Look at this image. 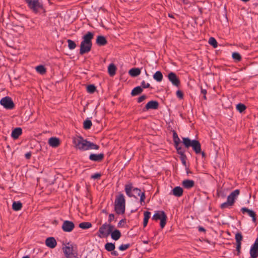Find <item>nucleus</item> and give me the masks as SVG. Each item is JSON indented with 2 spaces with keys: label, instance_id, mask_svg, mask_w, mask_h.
I'll return each mask as SVG.
<instances>
[{
  "label": "nucleus",
  "instance_id": "34",
  "mask_svg": "<svg viewBox=\"0 0 258 258\" xmlns=\"http://www.w3.org/2000/svg\"><path fill=\"white\" fill-rule=\"evenodd\" d=\"M209 43L213 46L214 48H217L218 46V43L216 40L213 37H210L209 40Z\"/></svg>",
  "mask_w": 258,
  "mask_h": 258
},
{
  "label": "nucleus",
  "instance_id": "63",
  "mask_svg": "<svg viewBox=\"0 0 258 258\" xmlns=\"http://www.w3.org/2000/svg\"><path fill=\"white\" fill-rule=\"evenodd\" d=\"M145 73H146V75L148 76V74L147 72L146 71H145Z\"/></svg>",
  "mask_w": 258,
  "mask_h": 258
},
{
  "label": "nucleus",
  "instance_id": "17",
  "mask_svg": "<svg viewBox=\"0 0 258 258\" xmlns=\"http://www.w3.org/2000/svg\"><path fill=\"white\" fill-rule=\"evenodd\" d=\"M48 144L50 146L56 148L59 146L60 142L58 138L56 137H51L48 140Z\"/></svg>",
  "mask_w": 258,
  "mask_h": 258
},
{
  "label": "nucleus",
  "instance_id": "49",
  "mask_svg": "<svg viewBox=\"0 0 258 258\" xmlns=\"http://www.w3.org/2000/svg\"><path fill=\"white\" fill-rule=\"evenodd\" d=\"M126 223V219H121V220L119 221V222H118V227H120L121 226V224L122 223Z\"/></svg>",
  "mask_w": 258,
  "mask_h": 258
},
{
  "label": "nucleus",
  "instance_id": "60",
  "mask_svg": "<svg viewBox=\"0 0 258 258\" xmlns=\"http://www.w3.org/2000/svg\"><path fill=\"white\" fill-rule=\"evenodd\" d=\"M203 98H204V99L205 100H206V99H207V97H206V95H204V96H203Z\"/></svg>",
  "mask_w": 258,
  "mask_h": 258
},
{
  "label": "nucleus",
  "instance_id": "1",
  "mask_svg": "<svg viewBox=\"0 0 258 258\" xmlns=\"http://www.w3.org/2000/svg\"><path fill=\"white\" fill-rule=\"evenodd\" d=\"M73 143L75 147L81 151L98 150L99 149L98 145L84 139L81 136H78L74 138Z\"/></svg>",
  "mask_w": 258,
  "mask_h": 258
},
{
  "label": "nucleus",
  "instance_id": "16",
  "mask_svg": "<svg viewBox=\"0 0 258 258\" xmlns=\"http://www.w3.org/2000/svg\"><path fill=\"white\" fill-rule=\"evenodd\" d=\"M241 211L243 214L247 213L248 216L252 218L253 222H255L256 214L253 211L248 209L247 208L243 207L241 209Z\"/></svg>",
  "mask_w": 258,
  "mask_h": 258
},
{
  "label": "nucleus",
  "instance_id": "44",
  "mask_svg": "<svg viewBox=\"0 0 258 258\" xmlns=\"http://www.w3.org/2000/svg\"><path fill=\"white\" fill-rule=\"evenodd\" d=\"M176 96L178 98L181 99L183 97V94L180 90H177L176 92Z\"/></svg>",
  "mask_w": 258,
  "mask_h": 258
},
{
  "label": "nucleus",
  "instance_id": "50",
  "mask_svg": "<svg viewBox=\"0 0 258 258\" xmlns=\"http://www.w3.org/2000/svg\"><path fill=\"white\" fill-rule=\"evenodd\" d=\"M31 152H28L25 154V157L27 159H29L31 158Z\"/></svg>",
  "mask_w": 258,
  "mask_h": 258
},
{
  "label": "nucleus",
  "instance_id": "46",
  "mask_svg": "<svg viewBox=\"0 0 258 258\" xmlns=\"http://www.w3.org/2000/svg\"><path fill=\"white\" fill-rule=\"evenodd\" d=\"M241 243H236V250L237 251V255H239L240 253Z\"/></svg>",
  "mask_w": 258,
  "mask_h": 258
},
{
  "label": "nucleus",
  "instance_id": "28",
  "mask_svg": "<svg viewBox=\"0 0 258 258\" xmlns=\"http://www.w3.org/2000/svg\"><path fill=\"white\" fill-rule=\"evenodd\" d=\"M144 222H143V226L144 227H146L148 224V220L150 218L151 213L148 211H145L144 213Z\"/></svg>",
  "mask_w": 258,
  "mask_h": 258
},
{
  "label": "nucleus",
  "instance_id": "25",
  "mask_svg": "<svg viewBox=\"0 0 258 258\" xmlns=\"http://www.w3.org/2000/svg\"><path fill=\"white\" fill-rule=\"evenodd\" d=\"M143 91V89H142V88L141 87L137 86V87L134 88L132 90V92H131V95L133 96H137V95H139L141 93H142Z\"/></svg>",
  "mask_w": 258,
  "mask_h": 258
},
{
  "label": "nucleus",
  "instance_id": "41",
  "mask_svg": "<svg viewBox=\"0 0 258 258\" xmlns=\"http://www.w3.org/2000/svg\"><path fill=\"white\" fill-rule=\"evenodd\" d=\"M131 245L130 243L120 245L118 248L121 251H124L128 249L130 247Z\"/></svg>",
  "mask_w": 258,
  "mask_h": 258
},
{
  "label": "nucleus",
  "instance_id": "29",
  "mask_svg": "<svg viewBox=\"0 0 258 258\" xmlns=\"http://www.w3.org/2000/svg\"><path fill=\"white\" fill-rule=\"evenodd\" d=\"M105 249L108 251H112L115 248V244L111 242H107L105 244Z\"/></svg>",
  "mask_w": 258,
  "mask_h": 258
},
{
  "label": "nucleus",
  "instance_id": "7",
  "mask_svg": "<svg viewBox=\"0 0 258 258\" xmlns=\"http://www.w3.org/2000/svg\"><path fill=\"white\" fill-rule=\"evenodd\" d=\"M152 219L155 221L160 220V226L163 228L166 225L167 216L164 211H157L155 212V213L152 217Z\"/></svg>",
  "mask_w": 258,
  "mask_h": 258
},
{
  "label": "nucleus",
  "instance_id": "20",
  "mask_svg": "<svg viewBox=\"0 0 258 258\" xmlns=\"http://www.w3.org/2000/svg\"><path fill=\"white\" fill-rule=\"evenodd\" d=\"M183 189L180 186H176L172 190V194L177 197H180L183 195Z\"/></svg>",
  "mask_w": 258,
  "mask_h": 258
},
{
  "label": "nucleus",
  "instance_id": "36",
  "mask_svg": "<svg viewBox=\"0 0 258 258\" xmlns=\"http://www.w3.org/2000/svg\"><path fill=\"white\" fill-rule=\"evenodd\" d=\"M235 238L236 240V243H241L242 240V236L240 232H237L235 234Z\"/></svg>",
  "mask_w": 258,
  "mask_h": 258
},
{
  "label": "nucleus",
  "instance_id": "5",
  "mask_svg": "<svg viewBox=\"0 0 258 258\" xmlns=\"http://www.w3.org/2000/svg\"><path fill=\"white\" fill-rule=\"evenodd\" d=\"M182 143L185 148L188 149L192 147L196 154L201 153V145L200 142L196 140H190L189 138H182Z\"/></svg>",
  "mask_w": 258,
  "mask_h": 258
},
{
  "label": "nucleus",
  "instance_id": "30",
  "mask_svg": "<svg viewBox=\"0 0 258 258\" xmlns=\"http://www.w3.org/2000/svg\"><path fill=\"white\" fill-rule=\"evenodd\" d=\"M79 226L83 229H86L92 227V224L89 222H84L79 224Z\"/></svg>",
  "mask_w": 258,
  "mask_h": 258
},
{
  "label": "nucleus",
  "instance_id": "11",
  "mask_svg": "<svg viewBox=\"0 0 258 258\" xmlns=\"http://www.w3.org/2000/svg\"><path fill=\"white\" fill-rule=\"evenodd\" d=\"M74 228V223L72 221L69 220H65L63 221L61 226L62 230L66 232H70L72 231Z\"/></svg>",
  "mask_w": 258,
  "mask_h": 258
},
{
  "label": "nucleus",
  "instance_id": "37",
  "mask_svg": "<svg viewBox=\"0 0 258 258\" xmlns=\"http://www.w3.org/2000/svg\"><path fill=\"white\" fill-rule=\"evenodd\" d=\"M67 42L68 43V47L70 49H74L76 48V44L74 41L71 39H68L67 40Z\"/></svg>",
  "mask_w": 258,
  "mask_h": 258
},
{
  "label": "nucleus",
  "instance_id": "58",
  "mask_svg": "<svg viewBox=\"0 0 258 258\" xmlns=\"http://www.w3.org/2000/svg\"><path fill=\"white\" fill-rule=\"evenodd\" d=\"M168 16L171 18H173L174 17H173V15L172 14H168Z\"/></svg>",
  "mask_w": 258,
  "mask_h": 258
},
{
  "label": "nucleus",
  "instance_id": "9",
  "mask_svg": "<svg viewBox=\"0 0 258 258\" xmlns=\"http://www.w3.org/2000/svg\"><path fill=\"white\" fill-rule=\"evenodd\" d=\"M0 103L7 109H12L15 107V104L10 97L3 98L0 101Z\"/></svg>",
  "mask_w": 258,
  "mask_h": 258
},
{
  "label": "nucleus",
  "instance_id": "8",
  "mask_svg": "<svg viewBox=\"0 0 258 258\" xmlns=\"http://www.w3.org/2000/svg\"><path fill=\"white\" fill-rule=\"evenodd\" d=\"M62 249L67 258H74L77 257V253L72 244L68 243V245L63 247Z\"/></svg>",
  "mask_w": 258,
  "mask_h": 258
},
{
  "label": "nucleus",
  "instance_id": "27",
  "mask_svg": "<svg viewBox=\"0 0 258 258\" xmlns=\"http://www.w3.org/2000/svg\"><path fill=\"white\" fill-rule=\"evenodd\" d=\"M22 208V203L18 202H14L12 205V208L14 211H18L20 210Z\"/></svg>",
  "mask_w": 258,
  "mask_h": 258
},
{
  "label": "nucleus",
  "instance_id": "21",
  "mask_svg": "<svg viewBox=\"0 0 258 258\" xmlns=\"http://www.w3.org/2000/svg\"><path fill=\"white\" fill-rule=\"evenodd\" d=\"M107 41L105 37L103 36H98L96 39V43L99 46H104L106 45Z\"/></svg>",
  "mask_w": 258,
  "mask_h": 258
},
{
  "label": "nucleus",
  "instance_id": "47",
  "mask_svg": "<svg viewBox=\"0 0 258 258\" xmlns=\"http://www.w3.org/2000/svg\"><path fill=\"white\" fill-rule=\"evenodd\" d=\"M101 177V174L100 173H95L91 175V178L95 179L99 178Z\"/></svg>",
  "mask_w": 258,
  "mask_h": 258
},
{
  "label": "nucleus",
  "instance_id": "52",
  "mask_svg": "<svg viewBox=\"0 0 258 258\" xmlns=\"http://www.w3.org/2000/svg\"><path fill=\"white\" fill-rule=\"evenodd\" d=\"M111 254L112 255H114L115 256H117L118 255V252L117 251H115V250H113L112 251H111Z\"/></svg>",
  "mask_w": 258,
  "mask_h": 258
},
{
  "label": "nucleus",
  "instance_id": "4",
  "mask_svg": "<svg viewBox=\"0 0 258 258\" xmlns=\"http://www.w3.org/2000/svg\"><path fill=\"white\" fill-rule=\"evenodd\" d=\"M124 190L126 195L128 197H135V196L132 194V191L135 194H137L138 196L140 197V203L142 205L143 203H145V200L146 198L145 194L144 192H142L141 189L137 187H134L133 184L131 182L125 184L124 187Z\"/></svg>",
  "mask_w": 258,
  "mask_h": 258
},
{
  "label": "nucleus",
  "instance_id": "48",
  "mask_svg": "<svg viewBox=\"0 0 258 258\" xmlns=\"http://www.w3.org/2000/svg\"><path fill=\"white\" fill-rule=\"evenodd\" d=\"M114 219V215L113 214H110L108 216V222L109 223H111Z\"/></svg>",
  "mask_w": 258,
  "mask_h": 258
},
{
  "label": "nucleus",
  "instance_id": "45",
  "mask_svg": "<svg viewBox=\"0 0 258 258\" xmlns=\"http://www.w3.org/2000/svg\"><path fill=\"white\" fill-rule=\"evenodd\" d=\"M147 96L145 95H143L141 96L138 99V102L141 103V102H143L147 98Z\"/></svg>",
  "mask_w": 258,
  "mask_h": 258
},
{
  "label": "nucleus",
  "instance_id": "55",
  "mask_svg": "<svg viewBox=\"0 0 258 258\" xmlns=\"http://www.w3.org/2000/svg\"><path fill=\"white\" fill-rule=\"evenodd\" d=\"M201 92L203 95H206L207 94V90L206 89H203L201 88Z\"/></svg>",
  "mask_w": 258,
  "mask_h": 258
},
{
  "label": "nucleus",
  "instance_id": "33",
  "mask_svg": "<svg viewBox=\"0 0 258 258\" xmlns=\"http://www.w3.org/2000/svg\"><path fill=\"white\" fill-rule=\"evenodd\" d=\"M92 121L90 119H86L84 121L83 124V127L85 130L90 129L92 126Z\"/></svg>",
  "mask_w": 258,
  "mask_h": 258
},
{
  "label": "nucleus",
  "instance_id": "43",
  "mask_svg": "<svg viewBox=\"0 0 258 258\" xmlns=\"http://www.w3.org/2000/svg\"><path fill=\"white\" fill-rule=\"evenodd\" d=\"M180 144H174L175 148H176L177 153H179L180 152L185 151L181 147L179 146Z\"/></svg>",
  "mask_w": 258,
  "mask_h": 258
},
{
  "label": "nucleus",
  "instance_id": "56",
  "mask_svg": "<svg viewBox=\"0 0 258 258\" xmlns=\"http://www.w3.org/2000/svg\"><path fill=\"white\" fill-rule=\"evenodd\" d=\"M202 154V156L203 158H205L206 157V154L204 152H202L201 151V153H200Z\"/></svg>",
  "mask_w": 258,
  "mask_h": 258
},
{
  "label": "nucleus",
  "instance_id": "26",
  "mask_svg": "<svg viewBox=\"0 0 258 258\" xmlns=\"http://www.w3.org/2000/svg\"><path fill=\"white\" fill-rule=\"evenodd\" d=\"M153 78L156 81L160 82L163 79V75L160 71H157L154 74Z\"/></svg>",
  "mask_w": 258,
  "mask_h": 258
},
{
  "label": "nucleus",
  "instance_id": "22",
  "mask_svg": "<svg viewBox=\"0 0 258 258\" xmlns=\"http://www.w3.org/2000/svg\"><path fill=\"white\" fill-rule=\"evenodd\" d=\"M110 234L111 235V238L114 240H118L121 236L120 231L117 229L112 230Z\"/></svg>",
  "mask_w": 258,
  "mask_h": 258
},
{
  "label": "nucleus",
  "instance_id": "13",
  "mask_svg": "<svg viewBox=\"0 0 258 258\" xmlns=\"http://www.w3.org/2000/svg\"><path fill=\"white\" fill-rule=\"evenodd\" d=\"M239 193L240 191L239 189L234 190L228 196L227 201L233 205L235 201L239 195Z\"/></svg>",
  "mask_w": 258,
  "mask_h": 258
},
{
  "label": "nucleus",
  "instance_id": "3",
  "mask_svg": "<svg viewBox=\"0 0 258 258\" xmlns=\"http://www.w3.org/2000/svg\"><path fill=\"white\" fill-rule=\"evenodd\" d=\"M114 211L118 215H123L125 211V197L122 193H119L114 201Z\"/></svg>",
  "mask_w": 258,
  "mask_h": 258
},
{
  "label": "nucleus",
  "instance_id": "23",
  "mask_svg": "<svg viewBox=\"0 0 258 258\" xmlns=\"http://www.w3.org/2000/svg\"><path fill=\"white\" fill-rule=\"evenodd\" d=\"M128 74L131 76L135 77L141 74V70L139 68H132L129 71Z\"/></svg>",
  "mask_w": 258,
  "mask_h": 258
},
{
  "label": "nucleus",
  "instance_id": "57",
  "mask_svg": "<svg viewBox=\"0 0 258 258\" xmlns=\"http://www.w3.org/2000/svg\"><path fill=\"white\" fill-rule=\"evenodd\" d=\"M181 2H182L184 4H187V0H180Z\"/></svg>",
  "mask_w": 258,
  "mask_h": 258
},
{
  "label": "nucleus",
  "instance_id": "38",
  "mask_svg": "<svg viewBox=\"0 0 258 258\" xmlns=\"http://www.w3.org/2000/svg\"><path fill=\"white\" fill-rule=\"evenodd\" d=\"M232 206V204H231L229 202L227 201L226 202L221 204L220 208L222 209H224L226 208H230Z\"/></svg>",
  "mask_w": 258,
  "mask_h": 258
},
{
  "label": "nucleus",
  "instance_id": "18",
  "mask_svg": "<svg viewBox=\"0 0 258 258\" xmlns=\"http://www.w3.org/2000/svg\"><path fill=\"white\" fill-rule=\"evenodd\" d=\"M22 134V130L18 127L14 128L12 132L11 137L14 139H17Z\"/></svg>",
  "mask_w": 258,
  "mask_h": 258
},
{
  "label": "nucleus",
  "instance_id": "42",
  "mask_svg": "<svg viewBox=\"0 0 258 258\" xmlns=\"http://www.w3.org/2000/svg\"><path fill=\"white\" fill-rule=\"evenodd\" d=\"M142 89L149 88L150 87V84L146 83L145 81H143L141 83V86Z\"/></svg>",
  "mask_w": 258,
  "mask_h": 258
},
{
  "label": "nucleus",
  "instance_id": "6",
  "mask_svg": "<svg viewBox=\"0 0 258 258\" xmlns=\"http://www.w3.org/2000/svg\"><path fill=\"white\" fill-rule=\"evenodd\" d=\"M114 229V226L110 224L105 223L99 229L98 236L102 237H108Z\"/></svg>",
  "mask_w": 258,
  "mask_h": 258
},
{
  "label": "nucleus",
  "instance_id": "24",
  "mask_svg": "<svg viewBox=\"0 0 258 258\" xmlns=\"http://www.w3.org/2000/svg\"><path fill=\"white\" fill-rule=\"evenodd\" d=\"M116 67L113 63H111L108 67V72L109 75L112 77L116 73Z\"/></svg>",
  "mask_w": 258,
  "mask_h": 258
},
{
  "label": "nucleus",
  "instance_id": "35",
  "mask_svg": "<svg viewBox=\"0 0 258 258\" xmlns=\"http://www.w3.org/2000/svg\"><path fill=\"white\" fill-rule=\"evenodd\" d=\"M237 110L240 113L244 111L246 109V106L244 104L239 103L236 105Z\"/></svg>",
  "mask_w": 258,
  "mask_h": 258
},
{
  "label": "nucleus",
  "instance_id": "2",
  "mask_svg": "<svg viewBox=\"0 0 258 258\" xmlns=\"http://www.w3.org/2000/svg\"><path fill=\"white\" fill-rule=\"evenodd\" d=\"M94 34L91 32H88L83 37V40L81 42L80 54L83 55L89 52L92 48V40L93 38Z\"/></svg>",
  "mask_w": 258,
  "mask_h": 258
},
{
  "label": "nucleus",
  "instance_id": "15",
  "mask_svg": "<svg viewBox=\"0 0 258 258\" xmlns=\"http://www.w3.org/2000/svg\"><path fill=\"white\" fill-rule=\"evenodd\" d=\"M45 244L47 247L53 248L56 246L57 242L53 237H49L46 239Z\"/></svg>",
  "mask_w": 258,
  "mask_h": 258
},
{
  "label": "nucleus",
  "instance_id": "12",
  "mask_svg": "<svg viewBox=\"0 0 258 258\" xmlns=\"http://www.w3.org/2000/svg\"><path fill=\"white\" fill-rule=\"evenodd\" d=\"M159 103L155 100H151L148 102L145 107L143 108V111H146L149 109H157L159 107Z\"/></svg>",
  "mask_w": 258,
  "mask_h": 258
},
{
  "label": "nucleus",
  "instance_id": "32",
  "mask_svg": "<svg viewBox=\"0 0 258 258\" xmlns=\"http://www.w3.org/2000/svg\"><path fill=\"white\" fill-rule=\"evenodd\" d=\"M179 155H180V159L182 163L184 166H186V156L185 154V151L184 152H180L179 153H178Z\"/></svg>",
  "mask_w": 258,
  "mask_h": 258
},
{
  "label": "nucleus",
  "instance_id": "39",
  "mask_svg": "<svg viewBox=\"0 0 258 258\" xmlns=\"http://www.w3.org/2000/svg\"><path fill=\"white\" fill-rule=\"evenodd\" d=\"M232 56L236 61H240L241 60V56L238 52H233Z\"/></svg>",
  "mask_w": 258,
  "mask_h": 258
},
{
  "label": "nucleus",
  "instance_id": "19",
  "mask_svg": "<svg viewBox=\"0 0 258 258\" xmlns=\"http://www.w3.org/2000/svg\"><path fill=\"white\" fill-rule=\"evenodd\" d=\"M182 185L184 188L186 189H190L194 186L195 182L192 180L186 179L182 181Z\"/></svg>",
  "mask_w": 258,
  "mask_h": 258
},
{
  "label": "nucleus",
  "instance_id": "61",
  "mask_svg": "<svg viewBox=\"0 0 258 258\" xmlns=\"http://www.w3.org/2000/svg\"><path fill=\"white\" fill-rule=\"evenodd\" d=\"M22 258H30V257L28 255H26V256H23Z\"/></svg>",
  "mask_w": 258,
  "mask_h": 258
},
{
  "label": "nucleus",
  "instance_id": "62",
  "mask_svg": "<svg viewBox=\"0 0 258 258\" xmlns=\"http://www.w3.org/2000/svg\"><path fill=\"white\" fill-rule=\"evenodd\" d=\"M186 173H187V174H189V173H191V171H190L189 170H187L186 171Z\"/></svg>",
  "mask_w": 258,
  "mask_h": 258
},
{
  "label": "nucleus",
  "instance_id": "51",
  "mask_svg": "<svg viewBox=\"0 0 258 258\" xmlns=\"http://www.w3.org/2000/svg\"><path fill=\"white\" fill-rule=\"evenodd\" d=\"M174 144H180V140L178 138H176V139L173 140Z\"/></svg>",
  "mask_w": 258,
  "mask_h": 258
},
{
  "label": "nucleus",
  "instance_id": "40",
  "mask_svg": "<svg viewBox=\"0 0 258 258\" xmlns=\"http://www.w3.org/2000/svg\"><path fill=\"white\" fill-rule=\"evenodd\" d=\"M87 90L90 93H93L96 90V87L94 85H89L87 86Z\"/></svg>",
  "mask_w": 258,
  "mask_h": 258
},
{
  "label": "nucleus",
  "instance_id": "59",
  "mask_svg": "<svg viewBox=\"0 0 258 258\" xmlns=\"http://www.w3.org/2000/svg\"><path fill=\"white\" fill-rule=\"evenodd\" d=\"M143 243H145V244H148V241H143Z\"/></svg>",
  "mask_w": 258,
  "mask_h": 258
},
{
  "label": "nucleus",
  "instance_id": "31",
  "mask_svg": "<svg viewBox=\"0 0 258 258\" xmlns=\"http://www.w3.org/2000/svg\"><path fill=\"white\" fill-rule=\"evenodd\" d=\"M36 71L41 75H44L46 73V70L43 65H39L36 67Z\"/></svg>",
  "mask_w": 258,
  "mask_h": 258
},
{
  "label": "nucleus",
  "instance_id": "54",
  "mask_svg": "<svg viewBox=\"0 0 258 258\" xmlns=\"http://www.w3.org/2000/svg\"><path fill=\"white\" fill-rule=\"evenodd\" d=\"M198 230L200 232H205L206 231L204 227H201V226H199L198 227Z\"/></svg>",
  "mask_w": 258,
  "mask_h": 258
},
{
  "label": "nucleus",
  "instance_id": "10",
  "mask_svg": "<svg viewBox=\"0 0 258 258\" xmlns=\"http://www.w3.org/2000/svg\"><path fill=\"white\" fill-rule=\"evenodd\" d=\"M168 79L172 84L177 88H178L180 84V81L179 78L177 76L175 73L170 72L168 74Z\"/></svg>",
  "mask_w": 258,
  "mask_h": 258
},
{
  "label": "nucleus",
  "instance_id": "14",
  "mask_svg": "<svg viewBox=\"0 0 258 258\" xmlns=\"http://www.w3.org/2000/svg\"><path fill=\"white\" fill-rule=\"evenodd\" d=\"M104 157L103 153L98 154H91L89 157V159L92 161L100 162L103 160Z\"/></svg>",
  "mask_w": 258,
  "mask_h": 258
},
{
  "label": "nucleus",
  "instance_id": "53",
  "mask_svg": "<svg viewBox=\"0 0 258 258\" xmlns=\"http://www.w3.org/2000/svg\"><path fill=\"white\" fill-rule=\"evenodd\" d=\"M176 138H178V135L175 131H173V140L176 139Z\"/></svg>",
  "mask_w": 258,
  "mask_h": 258
}]
</instances>
